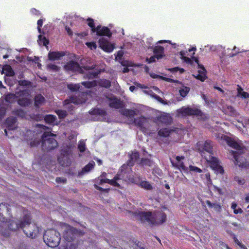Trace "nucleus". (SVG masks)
Instances as JSON below:
<instances>
[{"instance_id": "f257e3e1", "label": "nucleus", "mask_w": 249, "mask_h": 249, "mask_svg": "<svg viewBox=\"0 0 249 249\" xmlns=\"http://www.w3.org/2000/svg\"><path fill=\"white\" fill-rule=\"evenodd\" d=\"M226 140L228 145L235 149L234 151L229 152V154L233 156L235 164L240 167L249 168V163H247L245 158L242 156L246 152V148L242 143L238 142L231 138H227Z\"/></svg>"}, {"instance_id": "f03ea898", "label": "nucleus", "mask_w": 249, "mask_h": 249, "mask_svg": "<svg viewBox=\"0 0 249 249\" xmlns=\"http://www.w3.org/2000/svg\"><path fill=\"white\" fill-rule=\"evenodd\" d=\"M137 218L143 222L154 225H160L165 222L166 215L162 211L152 213L151 212L137 211L135 212Z\"/></svg>"}, {"instance_id": "7ed1b4c3", "label": "nucleus", "mask_w": 249, "mask_h": 249, "mask_svg": "<svg viewBox=\"0 0 249 249\" xmlns=\"http://www.w3.org/2000/svg\"><path fill=\"white\" fill-rule=\"evenodd\" d=\"M24 214L23 219L18 223H16L17 228H22L24 232L28 237L34 238L39 233V229L34 223L30 222V218L28 211H25Z\"/></svg>"}, {"instance_id": "20e7f679", "label": "nucleus", "mask_w": 249, "mask_h": 249, "mask_svg": "<svg viewBox=\"0 0 249 249\" xmlns=\"http://www.w3.org/2000/svg\"><path fill=\"white\" fill-rule=\"evenodd\" d=\"M198 150L202 156L209 163L210 167L215 172L218 170V161L216 157L212 153V145L211 142L206 141L202 144L198 143Z\"/></svg>"}, {"instance_id": "39448f33", "label": "nucleus", "mask_w": 249, "mask_h": 249, "mask_svg": "<svg viewBox=\"0 0 249 249\" xmlns=\"http://www.w3.org/2000/svg\"><path fill=\"white\" fill-rule=\"evenodd\" d=\"M94 67L86 66L82 68L79 64L74 61H70L64 66V69L67 71H71L73 72H78L79 73H84L86 71H87L85 77L86 78L92 79L95 78L99 72L95 70Z\"/></svg>"}, {"instance_id": "423d86ee", "label": "nucleus", "mask_w": 249, "mask_h": 249, "mask_svg": "<svg viewBox=\"0 0 249 249\" xmlns=\"http://www.w3.org/2000/svg\"><path fill=\"white\" fill-rule=\"evenodd\" d=\"M44 241L51 248L57 247L60 241V233L54 230H49L45 231L43 236Z\"/></svg>"}, {"instance_id": "0eeeda50", "label": "nucleus", "mask_w": 249, "mask_h": 249, "mask_svg": "<svg viewBox=\"0 0 249 249\" xmlns=\"http://www.w3.org/2000/svg\"><path fill=\"white\" fill-rule=\"evenodd\" d=\"M56 135L51 133L45 132L42 136V146L44 150H51L56 147L57 142L56 141L52 138V136H55Z\"/></svg>"}, {"instance_id": "6e6552de", "label": "nucleus", "mask_w": 249, "mask_h": 249, "mask_svg": "<svg viewBox=\"0 0 249 249\" xmlns=\"http://www.w3.org/2000/svg\"><path fill=\"white\" fill-rule=\"evenodd\" d=\"M60 228L63 233L64 238L68 242L72 240L75 235L82 234L81 231L65 223L61 225Z\"/></svg>"}, {"instance_id": "1a4fd4ad", "label": "nucleus", "mask_w": 249, "mask_h": 249, "mask_svg": "<svg viewBox=\"0 0 249 249\" xmlns=\"http://www.w3.org/2000/svg\"><path fill=\"white\" fill-rule=\"evenodd\" d=\"M18 103L20 106L26 107L32 102V96L29 90H20L17 92Z\"/></svg>"}, {"instance_id": "9d476101", "label": "nucleus", "mask_w": 249, "mask_h": 249, "mask_svg": "<svg viewBox=\"0 0 249 249\" xmlns=\"http://www.w3.org/2000/svg\"><path fill=\"white\" fill-rule=\"evenodd\" d=\"M124 178L125 176L123 175V174L119 170L118 173L114 177V178L113 179H109L108 178H98L96 179V182L98 183L99 184H102L103 183H107L112 186L119 187L120 184L117 182V181L123 179H124Z\"/></svg>"}, {"instance_id": "9b49d317", "label": "nucleus", "mask_w": 249, "mask_h": 249, "mask_svg": "<svg viewBox=\"0 0 249 249\" xmlns=\"http://www.w3.org/2000/svg\"><path fill=\"white\" fill-rule=\"evenodd\" d=\"M178 116H186V115H201V111L195 108H191L189 107H182L177 110Z\"/></svg>"}, {"instance_id": "f8f14e48", "label": "nucleus", "mask_w": 249, "mask_h": 249, "mask_svg": "<svg viewBox=\"0 0 249 249\" xmlns=\"http://www.w3.org/2000/svg\"><path fill=\"white\" fill-rule=\"evenodd\" d=\"M139 157V155L138 152H132V153L129 155V160L127 162V164L126 165L124 164L122 166L120 170V172L123 174V175L125 173V170L127 169L128 166L131 167L133 166L134 163L138 160Z\"/></svg>"}, {"instance_id": "ddd939ff", "label": "nucleus", "mask_w": 249, "mask_h": 249, "mask_svg": "<svg viewBox=\"0 0 249 249\" xmlns=\"http://www.w3.org/2000/svg\"><path fill=\"white\" fill-rule=\"evenodd\" d=\"M81 95V98H77L74 97H71L70 99L65 100L64 102V105L66 106V108H71L72 107V105L68 106V105L71 103L78 105L84 103L86 101V96H87V94L85 93H82Z\"/></svg>"}, {"instance_id": "4468645a", "label": "nucleus", "mask_w": 249, "mask_h": 249, "mask_svg": "<svg viewBox=\"0 0 249 249\" xmlns=\"http://www.w3.org/2000/svg\"><path fill=\"white\" fill-rule=\"evenodd\" d=\"M193 60L198 65V68L199 69L198 71V73L196 75H194V76L197 79L200 80L201 81H204L207 78L206 75V71L205 69L204 66L199 63V61L197 58L194 56L192 57Z\"/></svg>"}, {"instance_id": "2eb2a0df", "label": "nucleus", "mask_w": 249, "mask_h": 249, "mask_svg": "<svg viewBox=\"0 0 249 249\" xmlns=\"http://www.w3.org/2000/svg\"><path fill=\"white\" fill-rule=\"evenodd\" d=\"M163 79L166 81L169 82H174L177 84V85L180 86L179 87V92L180 96L182 97H185L186 96L190 91V88L189 87L183 86L182 84L178 81H175L173 79L167 78H164Z\"/></svg>"}, {"instance_id": "dca6fc26", "label": "nucleus", "mask_w": 249, "mask_h": 249, "mask_svg": "<svg viewBox=\"0 0 249 249\" xmlns=\"http://www.w3.org/2000/svg\"><path fill=\"white\" fill-rule=\"evenodd\" d=\"M71 148L69 147L68 150H63L61 155L58 158L59 162L63 166H68L70 164L71 162L68 156L71 152Z\"/></svg>"}, {"instance_id": "f3484780", "label": "nucleus", "mask_w": 249, "mask_h": 249, "mask_svg": "<svg viewBox=\"0 0 249 249\" xmlns=\"http://www.w3.org/2000/svg\"><path fill=\"white\" fill-rule=\"evenodd\" d=\"M99 47L106 52H111L114 49L113 45L105 38L102 37L99 40Z\"/></svg>"}, {"instance_id": "a211bd4d", "label": "nucleus", "mask_w": 249, "mask_h": 249, "mask_svg": "<svg viewBox=\"0 0 249 249\" xmlns=\"http://www.w3.org/2000/svg\"><path fill=\"white\" fill-rule=\"evenodd\" d=\"M7 129H5L4 132L6 136L8 135L7 130H14L17 127L16 119L15 117L8 118L5 122Z\"/></svg>"}, {"instance_id": "6ab92c4d", "label": "nucleus", "mask_w": 249, "mask_h": 249, "mask_svg": "<svg viewBox=\"0 0 249 249\" xmlns=\"http://www.w3.org/2000/svg\"><path fill=\"white\" fill-rule=\"evenodd\" d=\"M108 101L109 102V106L111 107H113L115 108H122L123 107L122 102H121L119 99L115 98L113 96H111L110 97H109Z\"/></svg>"}, {"instance_id": "aec40b11", "label": "nucleus", "mask_w": 249, "mask_h": 249, "mask_svg": "<svg viewBox=\"0 0 249 249\" xmlns=\"http://www.w3.org/2000/svg\"><path fill=\"white\" fill-rule=\"evenodd\" d=\"M89 113L93 115L96 116L97 120L101 121L104 119V117L106 115V112L104 109H100L99 108H95L89 111Z\"/></svg>"}, {"instance_id": "412c9836", "label": "nucleus", "mask_w": 249, "mask_h": 249, "mask_svg": "<svg viewBox=\"0 0 249 249\" xmlns=\"http://www.w3.org/2000/svg\"><path fill=\"white\" fill-rule=\"evenodd\" d=\"M95 32H96L97 35L99 36H111V33L109 29L106 27H101V26H98L96 27V30H95Z\"/></svg>"}, {"instance_id": "4be33fe9", "label": "nucleus", "mask_w": 249, "mask_h": 249, "mask_svg": "<svg viewBox=\"0 0 249 249\" xmlns=\"http://www.w3.org/2000/svg\"><path fill=\"white\" fill-rule=\"evenodd\" d=\"M184 157L183 156H177L176 157V160L177 162L174 163L172 160L171 163L172 165L177 167L179 169H182L183 170H187V168L184 165L183 162L181 161L182 160H183Z\"/></svg>"}, {"instance_id": "5701e85b", "label": "nucleus", "mask_w": 249, "mask_h": 249, "mask_svg": "<svg viewBox=\"0 0 249 249\" xmlns=\"http://www.w3.org/2000/svg\"><path fill=\"white\" fill-rule=\"evenodd\" d=\"M65 55L64 53L58 52H52L48 53V58L50 60H59Z\"/></svg>"}, {"instance_id": "b1692460", "label": "nucleus", "mask_w": 249, "mask_h": 249, "mask_svg": "<svg viewBox=\"0 0 249 249\" xmlns=\"http://www.w3.org/2000/svg\"><path fill=\"white\" fill-rule=\"evenodd\" d=\"M9 211V208L8 207L6 203H2L0 204V220L4 222V217H3V213L6 214Z\"/></svg>"}, {"instance_id": "393cba45", "label": "nucleus", "mask_w": 249, "mask_h": 249, "mask_svg": "<svg viewBox=\"0 0 249 249\" xmlns=\"http://www.w3.org/2000/svg\"><path fill=\"white\" fill-rule=\"evenodd\" d=\"M147 119L144 117H140L135 119L134 123L135 125L140 127H142L147 123Z\"/></svg>"}, {"instance_id": "a878e982", "label": "nucleus", "mask_w": 249, "mask_h": 249, "mask_svg": "<svg viewBox=\"0 0 249 249\" xmlns=\"http://www.w3.org/2000/svg\"><path fill=\"white\" fill-rule=\"evenodd\" d=\"M154 52L156 55L157 59L161 58L164 55V48L160 46H157L155 47Z\"/></svg>"}, {"instance_id": "bb28decb", "label": "nucleus", "mask_w": 249, "mask_h": 249, "mask_svg": "<svg viewBox=\"0 0 249 249\" xmlns=\"http://www.w3.org/2000/svg\"><path fill=\"white\" fill-rule=\"evenodd\" d=\"M95 162L94 161L90 162L88 164L86 165L82 170V171L79 173V175L82 176L85 173L89 172L91 169H92L95 166Z\"/></svg>"}, {"instance_id": "cd10ccee", "label": "nucleus", "mask_w": 249, "mask_h": 249, "mask_svg": "<svg viewBox=\"0 0 249 249\" xmlns=\"http://www.w3.org/2000/svg\"><path fill=\"white\" fill-rule=\"evenodd\" d=\"M159 121L166 124H170L172 121L171 117L168 114H163L159 117Z\"/></svg>"}, {"instance_id": "c85d7f7f", "label": "nucleus", "mask_w": 249, "mask_h": 249, "mask_svg": "<svg viewBox=\"0 0 249 249\" xmlns=\"http://www.w3.org/2000/svg\"><path fill=\"white\" fill-rule=\"evenodd\" d=\"M230 223L234 227V230H237L239 231H242L244 230L243 225L241 223L239 220L237 221L230 220Z\"/></svg>"}, {"instance_id": "c756f323", "label": "nucleus", "mask_w": 249, "mask_h": 249, "mask_svg": "<svg viewBox=\"0 0 249 249\" xmlns=\"http://www.w3.org/2000/svg\"><path fill=\"white\" fill-rule=\"evenodd\" d=\"M2 71L3 73L8 76H12L15 74L12 67L10 65H7L3 66Z\"/></svg>"}, {"instance_id": "7c9ffc66", "label": "nucleus", "mask_w": 249, "mask_h": 249, "mask_svg": "<svg viewBox=\"0 0 249 249\" xmlns=\"http://www.w3.org/2000/svg\"><path fill=\"white\" fill-rule=\"evenodd\" d=\"M223 110L225 113L229 114L230 115L232 116L236 115L235 110L231 106L226 105L225 106L223 107Z\"/></svg>"}, {"instance_id": "2f4dec72", "label": "nucleus", "mask_w": 249, "mask_h": 249, "mask_svg": "<svg viewBox=\"0 0 249 249\" xmlns=\"http://www.w3.org/2000/svg\"><path fill=\"white\" fill-rule=\"evenodd\" d=\"M137 110L125 109L122 111V114L127 117H133L137 114Z\"/></svg>"}, {"instance_id": "473e14b6", "label": "nucleus", "mask_w": 249, "mask_h": 249, "mask_svg": "<svg viewBox=\"0 0 249 249\" xmlns=\"http://www.w3.org/2000/svg\"><path fill=\"white\" fill-rule=\"evenodd\" d=\"M45 101L44 97L42 96L41 94H38L36 96L35 98V106L37 107H39Z\"/></svg>"}, {"instance_id": "72a5a7b5", "label": "nucleus", "mask_w": 249, "mask_h": 249, "mask_svg": "<svg viewBox=\"0 0 249 249\" xmlns=\"http://www.w3.org/2000/svg\"><path fill=\"white\" fill-rule=\"evenodd\" d=\"M17 100H18L17 92L15 94H8L5 96V100L9 103H12Z\"/></svg>"}, {"instance_id": "f704fd0d", "label": "nucleus", "mask_w": 249, "mask_h": 249, "mask_svg": "<svg viewBox=\"0 0 249 249\" xmlns=\"http://www.w3.org/2000/svg\"><path fill=\"white\" fill-rule=\"evenodd\" d=\"M172 131L173 130L170 129L168 128H165L160 129L158 132V134L160 136L166 137L171 134Z\"/></svg>"}, {"instance_id": "c9c22d12", "label": "nucleus", "mask_w": 249, "mask_h": 249, "mask_svg": "<svg viewBox=\"0 0 249 249\" xmlns=\"http://www.w3.org/2000/svg\"><path fill=\"white\" fill-rule=\"evenodd\" d=\"M179 53L180 55V58L183 60V62H185L188 64H190L191 65H194L193 60H192L190 58L185 56V53L184 52L181 51Z\"/></svg>"}, {"instance_id": "e433bc0d", "label": "nucleus", "mask_w": 249, "mask_h": 249, "mask_svg": "<svg viewBox=\"0 0 249 249\" xmlns=\"http://www.w3.org/2000/svg\"><path fill=\"white\" fill-rule=\"evenodd\" d=\"M143 92L149 95L150 96L152 97L153 98H155L160 102H162V99L159 96L157 95L156 94H155L151 89H148V90H143Z\"/></svg>"}, {"instance_id": "4c0bfd02", "label": "nucleus", "mask_w": 249, "mask_h": 249, "mask_svg": "<svg viewBox=\"0 0 249 249\" xmlns=\"http://www.w3.org/2000/svg\"><path fill=\"white\" fill-rule=\"evenodd\" d=\"M45 122L50 124H54L56 120L55 116L52 115H48L45 117Z\"/></svg>"}, {"instance_id": "58836bf2", "label": "nucleus", "mask_w": 249, "mask_h": 249, "mask_svg": "<svg viewBox=\"0 0 249 249\" xmlns=\"http://www.w3.org/2000/svg\"><path fill=\"white\" fill-rule=\"evenodd\" d=\"M142 188L147 190H150L152 189V185L147 181H142L139 185Z\"/></svg>"}, {"instance_id": "ea45409f", "label": "nucleus", "mask_w": 249, "mask_h": 249, "mask_svg": "<svg viewBox=\"0 0 249 249\" xmlns=\"http://www.w3.org/2000/svg\"><path fill=\"white\" fill-rule=\"evenodd\" d=\"M219 95H222L226 99L229 97L230 95V92L228 89H223L219 87Z\"/></svg>"}, {"instance_id": "a19ab883", "label": "nucleus", "mask_w": 249, "mask_h": 249, "mask_svg": "<svg viewBox=\"0 0 249 249\" xmlns=\"http://www.w3.org/2000/svg\"><path fill=\"white\" fill-rule=\"evenodd\" d=\"M67 87L71 91H76L79 89L80 85V84H69L67 85Z\"/></svg>"}, {"instance_id": "79ce46f5", "label": "nucleus", "mask_w": 249, "mask_h": 249, "mask_svg": "<svg viewBox=\"0 0 249 249\" xmlns=\"http://www.w3.org/2000/svg\"><path fill=\"white\" fill-rule=\"evenodd\" d=\"M38 42L40 45H43V46H46L49 43V41L40 35L38 36Z\"/></svg>"}, {"instance_id": "37998d69", "label": "nucleus", "mask_w": 249, "mask_h": 249, "mask_svg": "<svg viewBox=\"0 0 249 249\" xmlns=\"http://www.w3.org/2000/svg\"><path fill=\"white\" fill-rule=\"evenodd\" d=\"M81 84L86 88H90L92 87H94L96 85V82L95 80L91 81V82H83L81 83Z\"/></svg>"}, {"instance_id": "c03bdc74", "label": "nucleus", "mask_w": 249, "mask_h": 249, "mask_svg": "<svg viewBox=\"0 0 249 249\" xmlns=\"http://www.w3.org/2000/svg\"><path fill=\"white\" fill-rule=\"evenodd\" d=\"M231 209L233 210L235 214L241 213H242V209L237 207V205L235 203H232L231 206Z\"/></svg>"}, {"instance_id": "a18cd8bd", "label": "nucleus", "mask_w": 249, "mask_h": 249, "mask_svg": "<svg viewBox=\"0 0 249 249\" xmlns=\"http://www.w3.org/2000/svg\"><path fill=\"white\" fill-rule=\"evenodd\" d=\"M238 95L241 96L244 98L249 97V93L244 91L243 89L240 87L238 88Z\"/></svg>"}, {"instance_id": "49530a36", "label": "nucleus", "mask_w": 249, "mask_h": 249, "mask_svg": "<svg viewBox=\"0 0 249 249\" xmlns=\"http://www.w3.org/2000/svg\"><path fill=\"white\" fill-rule=\"evenodd\" d=\"M99 84L101 86L106 88L109 87V86H110V82L106 79L101 80L99 82Z\"/></svg>"}, {"instance_id": "de8ad7c7", "label": "nucleus", "mask_w": 249, "mask_h": 249, "mask_svg": "<svg viewBox=\"0 0 249 249\" xmlns=\"http://www.w3.org/2000/svg\"><path fill=\"white\" fill-rule=\"evenodd\" d=\"M88 24L90 27H91L92 32H93V33L95 32V30H96V28H95V27L94 26L93 19L89 18L88 19Z\"/></svg>"}, {"instance_id": "09e8293b", "label": "nucleus", "mask_w": 249, "mask_h": 249, "mask_svg": "<svg viewBox=\"0 0 249 249\" xmlns=\"http://www.w3.org/2000/svg\"><path fill=\"white\" fill-rule=\"evenodd\" d=\"M152 163L153 162L152 160L146 159H142L141 161V164L142 165H148L150 166L152 165Z\"/></svg>"}, {"instance_id": "8fccbe9b", "label": "nucleus", "mask_w": 249, "mask_h": 249, "mask_svg": "<svg viewBox=\"0 0 249 249\" xmlns=\"http://www.w3.org/2000/svg\"><path fill=\"white\" fill-rule=\"evenodd\" d=\"M78 149L81 152H84L86 149L85 142L84 141H80L78 144Z\"/></svg>"}, {"instance_id": "3c124183", "label": "nucleus", "mask_w": 249, "mask_h": 249, "mask_svg": "<svg viewBox=\"0 0 249 249\" xmlns=\"http://www.w3.org/2000/svg\"><path fill=\"white\" fill-rule=\"evenodd\" d=\"M47 68L49 69L53 70L55 71H58V70L59 69V67L57 66H56L55 64H52V63L48 64L47 65Z\"/></svg>"}, {"instance_id": "603ef678", "label": "nucleus", "mask_w": 249, "mask_h": 249, "mask_svg": "<svg viewBox=\"0 0 249 249\" xmlns=\"http://www.w3.org/2000/svg\"><path fill=\"white\" fill-rule=\"evenodd\" d=\"M129 180L134 183L140 185V182L142 181L139 177H136L129 179Z\"/></svg>"}, {"instance_id": "864d4df0", "label": "nucleus", "mask_w": 249, "mask_h": 249, "mask_svg": "<svg viewBox=\"0 0 249 249\" xmlns=\"http://www.w3.org/2000/svg\"><path fill=\"white\" fill-rule=\"evenodd\" d=\"M57 114L58 115L60 118H64L67 114L66 111L61 110H58L56 111Z\"/></svg>"}, {"instance_id": "5fc2aeb1", "label": "nucleus", "mask_w": 249, "mask_h": 249, "mask_svg": "<svg viewBox=\"0 0 249 249\" xmlns=\"http://www.w3.org/2000/svg\"><path fill=\"white\" fill-rule=\"evenodd\" d=\"M189 169L191 171L197 172V173H201L202 172V170L196 166L190 165L189 166Z\"/></svg>"}, {"instance_id": "6e6d98bb", "label": "nucleus", "mask_w": 249, "mask_h": 249, "mask_svg": "<svg viewBox=\"0 0 249 249\" xmlns=\"http://www.w3.org/2000/svg\"><path fill=\"white\" fill-rule=\"evenodd\" d=\"M234 179L239 185H243L245 183V180L239 177H235Z\"/></svg>"}, {"instance_id": "4d7b16f0", "label": "nucleus", "mask_w": 249, "mask_h": 249, "mask_svg": "<svg viewBox=\"0 0 249 249\" xmlns=\"http://www.w3.org/2000/svg\"><path fill=\"white\" fill-rule=\"evenodd\" d=\"M218 171H219V174H221L223 176V177L222 178V180L224 181H225V179H226L227 178V175H224V170L222 168L221 166H220V165H219V169H218Z\"/></svg>"}, {"instance_id": "13d9d810", "label": "nucleus", "mask_w": 249, "mask_h": 249, "mask_svg": "<svg viewBox=\"0 0 249 249\" xmlns=\"http://www.w3.org/2000/svg\"><path fill=\"white\" fill-rule=\"evenodd\" d=\"M86 44L89 48H90V49L91 50L96 49L97 48V45L96 43L94 42H87Z\"/></svg>"}, {"instance_id": "bf43d9fd", "label": "nucleus", "mask_w": 249, "mask_h": 249, "mask_svg": "<svg viewBox=\"0 0 249 249\" xmlns=\"http://www.w3.org/2000/svg\"><path fill=\"white\" fill-rule=\"evenodd\" d=\"M234 242L242 249H248L244 245H243L236 237H234Z\"/></svg>"}, {"instance_id": "052dcab7", "label": "nucleus", "mask_w": 249, "mask_h": 249, "mask_svg": "<svg viewBox=\"0 0 249 249\" xmlns=\"http://www.w3.org/2000/svg\"><path fill=\"white\" fill-rule=\"evenodd\" d=\"M169 70L172 72H176L178 71H179L180 73H183L184 71V70L182 68H179L178 67H175L172 69H169Z\"/></svg>"}, {"instance_id": "680f3d73", "label": "nucleus", "mask_w": 249, "mask_h": 249, "mask_svg": "<svg viewBox=\"0 0 249 249\" xmlns=\"http://www.w3.org/2000/svg\"><path fill=\"white\" fill-rule=\"evenodd\" d=\"M18 84L20 86H29L31 84V83L26 80H19L18 81Z\"/></svg>"}, {"instance_id": "e2e57ef3", "label": "nucleus", "mask_w": 249, "mask_h": 249, "mask_svg": "<svg viewBox=\"0 0 249 249\" xmlns=\"http://www.w3.org/2000/svg\"><path fill=\"white\" fill-rule=\"evenodd\" d=\"M157 58L156 55L152 56L149 58H147L146 60L148 63H151L155 61V59Z\"/></svg>"}, {"instance_id": "0e129e2a", "label": "nucleus", "mask_w": 249, "mask_h": 249, "mask_svg": "<svg viewBox=\"0 0 249 249\" xmlns=\"http://www.w3.org/2000/svg\"><path fill=\"white\" fill-rule=\"evenodd\" d=\"M43 24V20L40 19L37 21V29L39 33H41V27Z\"/></svg>"}, {"instance_id": "69168bd1", "label": "nucleus", "mask_w": 249, "mask_h": 249, "mask_svg": "<svg viewBox=\"0 0 249 249\" xmlns=\"http://www.w3.org/2000/svg\"><path fill=\"white\" fill-rule=\"evenodd\" d=\"M55 180L57 183H65L66 181V179L64 178H56Z\"/></svg>"}, {"instance_id": "338daca9", "label": "nucleus", "mask_w": 249, "mask_h": 249, "mask_svg": "<svg viewBox=\"0 0 249 249\" xmlns=\"http://www.w3.org/2000/svg\"><path fill=\"white\" fill-rule=\"evenodd\" d=\"M123 55V52L122 51H119L118 52L117 55L116 56V59L119 60L121 59Z\"/></svg>"}, {"instance_id": "774afa93", "label": "nucleus", "mask_w": 249, "mask_h": 249, "mask_svg": "<svg viewBox=\"0 0 249 249\" xmlns=\"http://www.w3.org/2000/svg\"><path fill=\"white\" fill-rule=\"evenodd\" d=\"M66 30L68 34L70 36H72V32L71 31V29L70 28V27L66 26Z\"/></svg>"}]
</instances>
